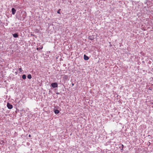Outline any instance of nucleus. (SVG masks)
<instances>
[{"instance_id":"nucleus-10","label":"nucleus","mask_w":153,"mask_h":153,"mask_svg":"<svg viewBox=\"0 0 153 153\" xmlns=\"http://www.w3.org/2000/svg\"><path fill=\"white\" fill-rule=\"evenodd\" d=\"M61 10V9H59L58 11H57V13L58 14H60V10Z\"/></svg>"},{"instance_id":"nucleus-14","label":"nucleus","mask_w":153,"mask_h":153,"mask_svg":"<svg viewBox=\"0 0 153 153\" xmlns=\"http://www.w3.org/2000/svg\"><path fill=\"white\" fill-rule=\"evenodd\" d=\"M31 135H30V134H29V137H31Z\"/></svg>"},{"instance_id":"nucleus-7","label":"nucleus","mask_w":153,"mask_h":153,"mask_svg":"<svg viewBox=\"0 0 153 153\" xmlns=\"http://www.w3.org/2000/svg\"><path fill=\"white\" fill-rule=\"evenodd\" d=\"M27 77L29 79H31L32 78L31 75L30 74L28 75L27 76Z\"/></svg>"},{"instance_id":"nucleus-12","label":"nucleus","mask_w":153,"mask_h":153,"mask_svg":"<svg viewBox=\"0 0 153 153\" xmlns=\"http://www.w3.org/2000/svg\"><path fill=\"white\" fill-rule=\"evenodd\" d=\"M68 78V76H66V75H65V76L64 78H65V79H66V78Z\"/></svg>"},{"instance_id":"nucleus-2","label":"nucleus","mask_w":153,"mask_h":153,"mask_svg":"<svg viewBox=\"0 0 153 153\" xmlns=\"http://www.w3.org/2000/svg\"><path fill=\"white\" fill-rule=\"evenodd\" d=\"M7 107L9 109H11L13 107V105H11V104H10L9 103H7Z\"/></svg>"},{"instance_id":"nucleus-6","label":"nucleus","mask_w":153,"mask_h":153,"mask_svg":"<svg viewBox=\"0 0 153 153\" xmlns=\"http://www.w3.org/2000/svg\"><path fill=\"white\" fill-rule=\"evenodd\" d=\"M54 113L56 114H58L59 113V110L57 109H56V110H55L54 111Z\"/></svg>"},{"instance_id":"nucleus-4","label":"nucleus","mask_w":153,"mask_h":153,"mask_svg":"<svg viewBox=\"0 0 153 153\" xmlns=\"http://www.w3.org/2000/svg\"><path fill=\"white\" fill-rule=\"evenodd\" d=\"M84 59L85 60H88L89 59L88 57L86 56L85 55H84Z\"/></svg>"},{"instance_id":"nucleus-3","label":"nucleus","mask_w":153,"mask_h":153,"mask_svg":"<svg viewBox=\"0 0 153 153\" xmlns=\"http://www.w3.org/2000/svg\"><path fill=\"white\" fill-rule=\"evenodd\" d=\"M12 14H14L16 12V10L15 9V8H13L12 9Z\"/></svg>"},{"instance_id":"nucleus-8","label":"nucleus","mask_w":153,"mask_h":153,"mask_svg":"<svg viewBox=\"0 0 153 153\" xmlns=\"http://www.w3.org/2000/svg\"><path fill=\"white\" fill-rule=\"evenodd\" d=\"M22 78L23 79H25L26 78V76L25 74H24L22 76Z\"/></svg>"},{"instance_id":"nucleus-15","label":"nucleus","mask_w":153,"mask_h":153,"mask_svg":"<svg viewBox=\"0 0 153 153\" xmlns=\"http://www.w3.org/2000/svg\"><path fill=\"white\" fill-rule=\"evenodd\" d=\"M72 85H74V84H72Z\"/></svg>"},{"instance_id":"nucleus-13","label":"nucleus","mask_w":153,"mask_h":153,"mask_svg":"<svg viewBox=\"0 0 153 153\" xmlns=\"http://www.w3.org/2000/svg\"><path fill=\"white\" fill-rule=\"evenodd\" d=\"M122 149H123V145L122 144Z\"/></svg>"},{"instance_id":"nucleus-1","label":"nucleus","mask_w":153,"mask_h":153,"mask_svg":"<svg viewBox=\"0 0 153 153\" xmlns=\"http://www.w3.org/2000/svg\"><path fill=\"white\" fill-rule=\"evenodd\" d=\"M51 86L53 88H56L58 87V84L56 82L53 83L51 84Z\"/></svg>"},{"instance_id":"nucleus-11","label":"nucleus","mask_w":153,"mask_h":153,"mask_svg":"<svg viewBox=\"0 0 153 153\" xmlns=\"http://www.w3.org/2000/svg\"><path fill=\"white\" fill-rule=\"evenodd\" d=\"M19 71L20 72H22V68H19Z\"/></svg>"},{"instance_id":"nucleus-5","label":"nucleus","mask_w":153,"mask_h":153,"mask_svg":"<svg viewBox=\"0 0 153 153\" xmlns=\"http://www.w3.org/2000/svg\"><path fill=\"white\" fill-rule=\"evenodd\" d=\"M13 36L14 38H17L18 37V35L17 33H14L13 34Z\"/></svg>"},{"instance_id":"nucleus-9","label":"nucleus","mask_w":153,"mask_h":153,"mask_svg":"<svg viewBox=\"0 0 153 153\" xmlns=\"http://www.w3.org/2000/svg\"><path fill=\"white\" fill-rule=\"evenodd\" d=\"M43 48V46H41V47H40L39 48H36V49L37 50H39V49H42Z\"/></svg>"}]
</instances>
